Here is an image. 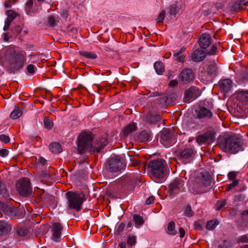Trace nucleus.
I'll list each match as a JSON object with an SVG mask.
<instances>
[{"instance_id":"obj_1","label":"nucleus","mask_w":248,"mask_h":248,"mask_svg":"<svg viewBox=\"0 0 248 248\" xmlns=\"http://www.w3.org/2000/svg\"><path fill=\"white\" fill-rule=\"evenodd\" d=\"M92 140L93 137L90 133L83 132L80 134L78 143V150L79 154H84L86 152L99 153L108 144L106 137L99 138L93 144Z\"/></svg>"},{"instance_id":"obj_2","label":"nucleus","mask_w":248,"mask_h":248,"mask_svg":"<svg viewBox=\"0 0 248 248\" xmlns=\"http://www.w3.org/2000/svg\"><path fill=\"white\" fill-rule=\"evenodd\" d=\"M4 56L7 63V70L10 74L19 71L26 63V52L24 50H17L13 46L6 48Z\"/></svg>"},{"instance_id":"obj_3","label":"nucleus","mask_w":248,"mask_h":248,"mask_svg":"<svg viewBox=\"0 0 248 248\" xmlns=\"http://www.w3.org/2000/svg\"><path fill=\"white\" fill-rule=\"evenodd\" d=\"M220 149L227 153L235 154L244 150L242 140L234 134L227 133L219 139Z\"/></svg>"},{"instance_id":"obj_4","label":"nucleus","mask_w":248,"mask_h":248,"mask_svg":"<svg viewBox=\"0 0 248 248\" xmlns=\"http://www.w3.org/2000/svg\"><path fill=\"white\" fill-rule=\"evenodd\" d=\"M166 165V161L162 158L149 161L147 164V170L151 178L155 181L163 178Z\"/></svg>"},{"instance_id":"obj_5","label":"nucleus","mask_w":248,"mask_h":248,"mask_svg":"<svg viewBox=\"0 0 248 248\" xmlns=\"http://www.w3.org/2000/svg\"><path fill=\"white\" fill-rule=\"evenodd\" d=\"M67 198L68 208L76 212H79L84 199L81 194L77 192H68L66 193Z\"/></svg>"},{"instance_id":"obj_6","label":"nucleus","mask_w":248,"mask_h":248,"mask_svg":"<svg viewBox=\"0 0 248 248\" xmlns=\"http://www.w3.org/2000/svg\"><path fill=\"white\" fill-rule=\"evenodd\" d=\"M16 189L20 196L22 197H31L32 195V187L28 178L20 179L16 183Z\"/></svg>"},{"instance_id":"obj_7","label":"nucleus","mask_w":248,"mask_h":248,"mask_svg":"<svg viewBox=\"0 0 248 248\" xmlns=\"http://www.w3.org/2000/svg\"><path fill=\"white\" fill-rule=\"evenodd\" d=\"M106 169L110 172H116L123 170L126 165L120 157L116 156L110 157L107 160Z\"/></svg>"},{"instance_id":"obj_8","label":"nucleus","mask_w":248,"mask_h":248,"mask_svg":"<svg viewBox=\"0 0 248 248\" xmlns=\"http://www.w3.org/2000/svg\"><path fill=\"white\" fill-rule=\"evenodd\" d=\"M175 132L170 129H165L161 133L160 141L165 146L168 147L172 145L175 140Z\"/></svg>"},{"instance_id":"obj_9","label":"nucleus","mask_w":248,"mask_h":248,"mask_svg":"<svg viewBox=\"0 0 248 248\" xmlns=\"http://www.w3.org/2000/svg\"><path fill=\"white\" fill-rule=\"evenodd\" d=\"M200 89L195 86H191L185 91L184 101L189 103L196 99L201 95Z\"/></svg>"},{"instance_id":"obj_10","label":"nucleus","mask_w":248,"mask_h":248,"mask_svg":"<svg viewBox=\"0 0 248 248\" xmlns=\"http://www.w3.org/2000/svg\"><path fill=\"white\" fill-rule=\"evenodd\" d=\"M195 187L199 186L202 187L209 186L211 182V177L210 174L207 172H201L195 179Z\"/></svg>"},{"instance_id":"obj_11","label":"nucleus","mask_w":248,"mask_h":248,"mask_svg":"<svg viewBox=\"0 0 248 248\" xmlns=\"http://www.w3.org/2000/svg\"><path fill=\"white\" fill-rule=\"evenodd\" d=\"M215 140V133L212 131H208L203 134L197 136L196 140L199 145L203 144H209Z\"/></svg>"},{"instance_id":"obj_12","label":"nucleus","mask_w":248,"mask_h":248,"mask_svg":"<svg viewBox=\"0 0 248 248\" xmlns=\"http://www.w3.org/2000/svg\"><path fill=\"white\" fill-rule=\"evenodd\" d=\"M184 181L182 179H174L169 185L168 191L171 196H174L182 191Z\"/></svg>"},{"instance_id":"obj_13","label":"nucleus","mask_w":248,"mask_h":248,"mask_svg":"<svg viewBox=\"0 0 248 248\" xmlns=\"http://www.w3.org/2000/svg\"><path fill=\"white\" fill-rule=\"evenodd\" d=\"M194 79V74L191 69H184L179 75V81L183 84L190 83Z\"/></svg>"},{"instance_id":"obj_14","label":"nucleus","mask_w":248,"mask_h":248,"mask_svg":"<svg viewBox=\"0 0 248 248\" xmlns=\"http://www.w3.org/2000/svg\"><path fill=\"white\" fill-rule=\"evenodd\" d=\"M62 229V226L59 222H54L52 224V239L53 240L57 242L60 241V237Z\"/></svg>"},{"instance_id":"obj_15","label":"nucleus","mask_w":248,"mask_h":248,"mask_svg":"<svg viewBox=\"0 0 248 248\" xmlns=\"http://www.w3.org/2000/svg\"><path fill=\"white\" fill-rule=\"evenodd\" d=\"M193 154L191 148H186L182 151L178 156V159L183 163L186 164L190 161V158Z\"/></svg>"},{"instance_id":"obj_16","label":"nucleus","mask_w":248,"mask_h":248,"mask_svg":"<svg viewBox=\"0 0 248 248\" xmlns=\"http://www.w3.org/2000/svg\"><path fill=\"white\" fill-rule=\"evenodd\" d=\"M211 43V38L208 33H203L200 37L199 44L202 49L207 48Z\"/></svg>"},{"instance_id":"obj_17","label":"nucleus","mask_w":248,"mask_h":248,"mask_svg":"<svg viewBox=\"0 0 248 248\" xmlns=\"http://www.w3.org/2000/svg\"><path fill=\"white\" fill-rule=\"evenodd\" d=\"M137 129V125L134 123H131L124 128L121 133V137L126 138Z\"/></svg>"},{"instance_id":"obj_18","label":"nucleus","mask_w":248,"mask_h":248,"mask_svg":"<svg viewBox=\"0 0 248 248\" xmlns=\"http://www.w3.org/2000/svg\"><path fill=\"white\" fill-rule=\"evenodd\" d=\"M219 87L221 92H229L232 87V81L230 79H222L219 82Z\"/></svg>"},{"instance_id":"obj_19","label":"nucleus","mask_w":248,"mask_h":248,"mask_svg":"<svg viewBox=\"0 0 248 248\" xmlns=\"http://www.w3.org/2000/svg\"><path fill=\"white\" fill-rule=\"evenodd\" d=\"M205 58L204 51L197 49L194 51L191 55V59L194 62H200L203 61Z\"/></svg>"},{"instance_id":"obj_20","label":"nucleus","mask_w":248,"mask_h":248,"mask_svg":"<svg viewBox=\"0 0 248 248\" xmlns=\"http://www.w3.org/2000/svg\"><path fill=\"white\" fill-rule=\"evenodd\" d=\"M248 2L246 0H237L231 6V11L232 13L238 12L239 10L243 8Z\"/></svg>"},{"instance_id":"obj_21","label":"nucleus","mask_w":248,"mask_h":248,"mask_svg":"<svg viewBox=\"0 0 248 248\" xmlns=\"http://www.w3.org/2000/svg\"><path fill=\"white\" fill-rule=\"evenodd\" d=\"M197 115L199 119L209 118L212 116L213 113L210 110L203 107L200 109Z\"/></svg>"},{"instance_id":"obj_22","label":"nucleus","mask_w":248,"mask_h":248,"mask_svg":"<svg viewBox=\"0 0 248 248\" xmlns=\"http://www.w3.org/2000/svg\"><path fill=\"white\" fill-rule=\"evenodd\" d=\"M11 226L8 223L0 221V236L5 235L11 230Z\"/></svg>"},{"instance_id":"obj_23","label":"nucleus","mask_w":248,"mask_h":248,"mask_svg":"<svg viewBox=\"0 0 248 248\" xmlns=\"http://www.w3.org/2000/svg\"><path fill=\"white\" fill-rule=\"evenodd\" d=\"M186 51L185 47H182L178 51L173 54L174 57L175 58V60L177 62H183L184 61L186 55L184 52Z\"/></svg>"},{"instance_id":"obj_24","label":"nucleus","mask_w":248,"mask_h":248,"mask_svg":"<svg viewBox=\"0 0 248 248\" xmlns=\"http://www.w3.org/2000/svg\"><path fill=\"white\" fill-rule=\"evenodd\" d=\"M6 215L14 219H16L20 216L19 210L17 209L14 208L11 204L10 205V209L8 210Z\"/></svg>"},{"instance_id":"obj_25","label":"nucleus","mask_w":248,"mask_h":248,"mask_svg":"<svg viewBox=\"0 0 248 248\" xmlns=\"http://www.w3.org/2000/svg\"><path fill=\"white\" fill-rule=\"evenodd\" d=\"M237 99L242 103L248 102V92L241 91L237 95Z\"/></svg>"},{"instance_id":"obj_26","label":"nucleus","mask_w":248,"mask_h":248,"mask_svg":"<svg viewBox=\"0 0 248 248\" xmlns=\"http://www.w3.org/2000/svg\"><path fill=\"white\" fill-rule=\"evenodd\" d=\"M49 148L51 152L55 154L60 153L62 151L61 145L57 142L51 143Z\"/></svg>"},{"instance_id":"obj_27","label":"nucleus","mask_w":248,"mask_h":248,"mask_svg":"<svg viewBox=\"0 0 248 248\" xmlns=\"http://www.w3.org/2000/svg\"><path fill=\"white\" fill-rule=\"evenodd\" d=\"M79 54L81 56L89 59H95L97 58V55L94 52L80 51Z\"/></svg>"},{"instance_id":"obj_28","label":"nucleus","mask_w":248,"mask_h":248,"mask_svg":"<svg viewBox=\"0 0 248 248\" xmlns=\"http://www.w3.org/2000/svg\"><path fill=\"white\" fill-rule=\"evenodd\" d=\"M0 195L5 198H7L9 196L5 184L1 180H0Z\"/></svg>"},{"instance_id":"obj_29","label":"nucleus","mask_w":248,"mask_h":248,"mask_svg":"<svg viewBox=\"0 0 248 248\" xmlns=\"http://www.w3.org/2000/svg\"><path fill=\"white\" fill-rule=\"evenodd\" d=\"M146 119L148 122L151 124H155L160 120V117L159 115L148 114L146 116Z\"/></svg>"},{"instance_id":"obj_30","label":"nucleus","mask_w":248,"mask_h":248,"mask_svg":"<svg viewBox=\"0 0 248 248\" xmlns=\"http://www.w3.org/2000/svg\"><path fill=\"white\" fill-rule=\"evenodd\" d=\"M175 224L174 222L171 221L169 222L167 226V233L171 235H174L177 233V231L175 230Z\"/></svg>"},{"instance_id":"obj_31","label":"nucleus","mask_w":248,"mask_h":248,"mask_svg":"<svg viewBox=\"0 0 248 248\" xmlns=\"http://www.w3.org/2000/svg\"><path fill=\"white\" fill-rule=\"evenodd\" d=\"M154 68L158 74H161L164 71V65L161 62H156L154 63Z\"/></svg>"},{"instance_id":"obj_32","label":"nucleus","mask_w":248,"mask_h":248,"mask_svg":"<svg viewBox=\"0 0 248 248\" xmlns=\"http://www.w3.org/2000/svg\"><path fill=\"white\" fill-rule=\"evenodd\" d=\"M22 114V111L18 107H16L14 110L11 113L10 118L15 120L18 118Z\"/></svg>"},{"instance_id":"obj_33","label":"nucleus","mask_w":248,"mask_h":248,"mask_svg":"<svg viewBox=\"0 0 248 248\" xmlns=\"http://www.w3.org/2000/svg\"><path fill=\"white\" fill-rule=\"evenodd\" d=\"M217 69L216 63H212L207 68V73L210 75L215 76L217 73Z\"/></svg>"},{"instance_id":"obj_34","label":"nucleus","mask_w":248,"mask_h":248,"mask_svg":"<svg viewBox=\"0 0 248 248\" xmlns=\"http://www.w3.org/2000/svg\"><path fill=\"white\" fill-rule=\"evenodd\" d=\"M150 138V134L145 130L142 131L139 136V139L140 141L145 142Z\"/></svg>"},{"instance_id":"obj_35","label":"nucleus","mask_w":248,"mask_h":248,"mask_svg":"<svg viewBox=\"0 0 248 248\" xmlns=\"http://www.w3.org/2000/svg\"><path fill=\"white\" fill-rule=\"evenodd\" d=\"M218 224V221L217 219H213L207 222L206 228L208 230H212Z\"/></svg>"},{"instance_id":"obj_36","label":"nucleus","mask_w":248,"mask_h":248,"mask_svg":"<svg viewBox=\"0 0 248 248\" xmlns=\"http://www.w3.org/2000/svg\"><path fill=\"white\" fill-rule=\"evenodd\" d=\"M133 218L135 224L137 225L141 226L144 223V221L143 217L139 215H134L133 216Z\"/></svg>"},{"instance_id":"obj_37","label":"nucleus","mask_w":248,"mask_h":248,"mask_svg":"<svg viewBox=\"0 0 248 248\" xmlns=\"http://www.w3.org/2000/svg\"><path fill=\"white\" fill-rule=\"evenodd\" d=\"M52 197L50 195L46 193L44 191H43L42 193L40 195L39 201L47 202Z\"/></svg>"},{"instance_id":"obj_38","label":"nucleus","mask_w":248,"mask_h":248,"mask_svg":"<svg viewBox=\"0 0 248 248\" xmlns=\"http://www.w3.org/2000/svg\"><path fill=\"white\" fill-rule=\"evenodd\" d=\"M10 204H6L0 201V212L6 214L8 210L10 209Z\"/></svg>"},{"instance_id":"obj_39","label":"nucleus","mask_w":248,"mask_h":248,"mask_svg":"<svg viewBox=\"0 0 248 248\" xmlns=\"http://www.w3.org/2000/svg\"><path fill=\"white\" fill-rule=\"evenodd\" d=\"M6 14L7 16V19L10 20L11 21H13L17 15L16 12L12 10H7Z\"/></svg>"},{"instance_id":"obj_40","label":"nucleus","mask_w":248,"mask_h":248,"mask_svg":"<svg viewBox=\"0 0 248 248\" xmlns=\"http://www.w3.org/2000/svg\"><path fill=\"white\" fill-rule=\"evenodd\" d=\"M179 11V9L176 4H172L170 6L169 14L171 15H175Z\"/></svg>"},{"instance_id":"obj_41","label":"nucleus","mask_w":248,"mask_h":248,"mask_svg":"<svg viewBox=\"0 0 248 248\" xmlns=\"http://www.w3.org/2000/svg\"><path fill=\"white\" fill-rule=\"evenodd\" d=\"M166 11L165 10H162L157 16V18L155 19V21L157 23H162L165 17Z\"/></svg>"},{"instance_id":"obj_42","label":"nucleus","mask_w":248,"mask_h":248,"mask_svg":"<svg viewBox=\"0 0 248 248\" xmlns=\"http://www.w3.org/2000/svg\"><path fill=\"white\" fill-rule=\"evenodd\" d=\"M16 232L19 236H24L27 234L28 230L25 227H19L17 228Z\"/></svg>"},{"instance_id":"obj_43","label":"nucleus","mask_w":248,"mask_h":248,"mask_svg":"<svg viewBox=\"0 0 248 248\" xmlns=\"http://www.w3.org/2000/svg\"><path fill=\"white\" fill-rule=\"evenodd\" d=\"M44 124L46 128L50 129L52 128L53 122L49 118L46 117L44 120Z\"/></svg>"},{"instance_id":"obj_44","label":"nucleus","mask_w":248,"mask_h":248,"mask_svg":"<svg viewBox=\"0 0 248 248\" xmlns=\"http://www.w3.org/2000/svg\"><path fill=\"white\" fill-rule=\"evenodd\" d=\"M226 203V201L225 199H221L217 202L216 204V209L217 210H219L223 208Z\"/></svg>"},{"instance_id":"obj_45","label":"nucleus","mask_w":248,"mask_h":248,"mask_svg":"<svg viewBox=\"0 0 248 248\" xmlns=\"http://www.w3.org/2000/svg\"><path fill=\"white\" fill-rule=\"evenodd\" d=\"M168 105H170L174 103L176 99V94L175 93H171L167 96Z\"/></svg>"},{"instance_id":"obj_46","label":"nucleus","mask_w":248,"mask_h":248,"mask_svg":"<svg viewBox=\"0 0 248 248\" xmlns=\"http://www.w3.org/2000/svg\"><path fill=\"white\" fill-rule=\"evenodd\" d=\"M239 180H235L231 184H230L227 186L226 188V191L228 192L231 190L232 188L236 186L239 184Z\"/></svg>"},{"instance_id":"obj_47","label":"nucleus","mask_w":248,"mask_h":248,"mask_svg":"<svg viewBox=\"0 0 248 248\" xmlns=\"http://www.w3.org/2000/svg\"><path fill=\"white\" fill-rule=\"evenodd\" d=\"M136 243V237L135 236H129L127 239V243L130 246H134Z\"/></svg>"},{"instance_id":"obj_48","label":"nucleus","mask_w":248,"mask_h":248,"mask_svg":"<svg viewBox=\"0 0 248 248\" xmlns=\"http://www.w3.org/2000/svg\"><path fill=\"white\" fill-rule=\"evenodd\" d=\"M184 214L185 216L188 217H192L193 215V212L191 210V206L190 205H188L185 207Z\"/></svg>"},{"instance_id":"obj_49","label":"nucleus","mask_w":248,"mask_h":248,"mask_svg":"<svg viewBox=\"0 0 248 248\" xmlns=\"http://www.w3.org/2000/svg\"><path fill=\"white\" fill-rule=\"evenodd\" d=\"M158 102L161 105H168L167 95L163 94L158 99Z\"/></svg>"},{"instance_id":"obj_50","label":"nucleus","mask_w":248,"mask_h":248,"mask_svg":"<svg viewBox=\"0 0 248 248\" xmlns=\"http://www.w3.org/2000/svg\"><path fill=\"white\" fill-rule=\"evenodd\" d=\"M238 172L235 171H231L228 173V177L229 180L234 181L236 177Z\"/></svg>"},{"instance_id":"obj_51","label":"nucleus","mask_w":248,"mask_h":248,"mask_svg":"<svg viewBox=\"0 0 248 248\" xmlns=\"http://www.w3.org/2000/svg\"><path fill=\"white\" fill-rule=\"evenodd\" d=\"M242 219L244 221L248 222V209L243 211L240 214Z\"/></svg>"},{"instance_id":"obj_52","label":"nucleus","mask_w":248,"mask_h":248,"mask_svg":"<svg viewBox=\"0 0 248 248\" xmlns=\"http://www.w3.org/2000/svg\"><path fill=\"white\" fill-rule=\"evenodd\" d=\"M0 140L4 143H7L10 141V138L7 135L1 134L0 135Z\"/></svg>"},{"instance_id":"obj_53","label":"nucleus","mask_w":248,"mask_h":248,"mask_svg":"<svg viewBox=\"0 0 248 248\" xmlns=\"http://www.w3.org/2000/svg\"><path fill=\"white\" fill-rule=\"evenodd\" d=\"M48 22L50 26L54 27L56 25L55 19L53 16H50L47 17Z\"/></svg>"},{"instance_id":"obj_54","label":"nucleus","mask_w":248,"mask_h":248,"mask_svg":"<svg viewBox=\"0 0 248 248\" xmlns=\"http://www.w3.org/2000/svg\"><path fill=\"white\" fill-rule=\"evenodd\" d=\"M27 70L30 74H33L35 72V66L33 64H30L27 66Z\"/></svg>"},{"instance_id":"obj_55","label":"nucleus","mask_w":248,"mask_h":248,"mask_svg":"<svg viewBox=\"0 0 248 248\" xmlns=\"http://www.w3.org/2000/svg\"><path fill=\"white\" fill-rule=\"evenodd\" d=\"M124 227H125V224L124 223H121L119 224V225L118 226V227L116 230L117 234H121L124 231Z\"/></svg>"},{"instance_id":"obj_56","label":"nucleus","mask_w":248,"mask_h":248,"mask_svg":"<svg viewBox=\"0 0 248 248\" xmlns=\"http://www.w3.org/2000/svg\"><path fill=\"white\" fill-rule=\"evenodd\" d=\"M130 160L131 162V164L133 166L136 167L140 164V162L139 161V160L135 158L134 157H132L131 156Z\"/></svg>"},{"instance_id":"obj_57","label":"nucleus","mask_w":248,"mask_h":248,"mask_svg":"<svg viewBox=\"0 0 248 248\" xmlns=\"http://www.w3.org/2000/svg\"><path fill=\"white\" fill-rule=\"evenodd\" d=\"M239 243H248V237L246 235L241 236L238 239Z\"/></svg>"},{"instance_id":"obj_58","label":"nucleus","mask_w":248,"mask_h":248,"mask_svg":"<svg viewBox=\"0 0 248 248\" xmlns=\"http://www.w3.org/2000/svg\"><path fill=\"white\" fill-rule=\"evenodd\" d=\"M26 10L30 11L32 7V5H33L32 0H28L27 2H26Z\"/></svg>"},{"instance_id":"obj_59","label":"nucleus","mask_w":248,"mask_h":248,"mask_svg":"<svg viewBox=\"0 0 248 248\" xmlns=\"http://www.w3.org/2000/svg\"><path fill=\"white\" fill-rule=\"evenodd\" d=\"M217 48L216 45H213L212 47V49L210 51H209L207 54L209 55H215L217 51Z\"/></svg>"},{"instance_id":"obj_60","label":"nucleus","mask_w":248,"mask_h":248,"mask_svg":"<svg viewBox=\"0 0 248 248\" xmlns=\"http://www.w3.org/2000/svg\"><path fill=\"white\" fill-rule=\"evenodd\" d=\"M9 153V151L6 149H2L0 150V156L2 157L6 156Z\"/></svg>"},{"instance_id":"obj_61","label":"nucleus","mask_w":248,"mask_h":248,"mask_svg":"<svg viewBox=\"0 0 248 248\" xmlns=\"http://www.w3.org/2000/svg\"><path fill=\"white\" fill-rule=\"evenodd\" d=\"M12 21H10V20H8L6 19L5 22V25L3 27V30L4 31H7L10 26V24Z\"/></svg>"},{"instance_id":"obj_62","label":"nucleus","mask_w":248,"mask_h":248,"mask_svg":"<svg viewBox=\"0 0 248 248\" xmlns=\"http://www.w3.org/2000/svg\"><path fill=\"white\" fill-rule=\"evenodd\" d=\"M155 197L153 196L149 197L146 201V204L149 205L153 203L154 202Z\"/></svg>"},{"instance_id":"obj_63","label":"nucleus","mask_w":248,"mask_h":248,"mask_svg":"<svg viewBox=\"0 0 248 248\" xmlns=\"http://www.w3.org/2000/svg\"><path fill=\"white\" fill-rule=\"evenodd\" d=\"M46 162V160L43 157H40L38 159V162L43 165H45Z\"/></svg>"},{"instance_id":"obj_64","label":"nucleus","mask_w":248,"mask_h":248,"mask_svg":"<svg viewBox=\"0 0 248 248\" xmlns=\"http://www.w3.org/2000/svg\"><path fill=\"white\" fill-rule=\"evenodd\" d=\"M179 233H180V237L181 238H183L185 236V232L184 230V229L182 227H180L179 229Z\"/></svg>"}]
</instances>
